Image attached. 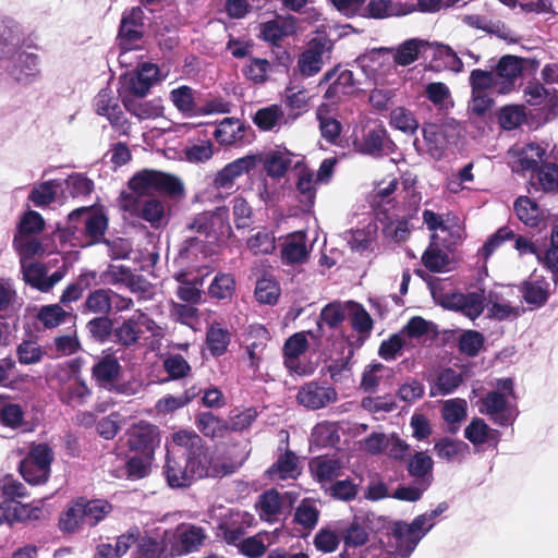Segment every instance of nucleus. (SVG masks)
Wrapping results in <instances>:
<instances>
[{
	"label": "nucleus",
	"instance_id": "f257e3e1",
	"mask_svg": "<svg viewBox=\"0 0 558 558\" xmlns=\"http://www.w3.org/2000/svg\"><path fill=\"white\" fill-rule=\"evenodd\" d=\"M131 193L122 196L121 208L131 217L142 219L158 229L168 222L167 206L154 197V191L169 195L183 192L182 182L174 175L155 170H144L129 181Z\"/></svg>",
	"mask_w": 558,
	"mask_h": 558
},
{
	"label": "nucleus",
	"instance_id": "f03ea898",
	"mask_svg": "<svg viewBox=\"0 0 558 558\" xmlns=\"http://www.w3.org/2000/svg\"><path fill=\"white\" fill-rule=\"evenodd\" d=\"M226 207H218L214 211H204L196 215L186 229L195 231L199 236H189L184 240L180 248L181 258L197 257L198 253H203L205 242L214 243L220 239L228 236L231 231L229 225V214Z\"/></svg>",
	"mask_w": 558,
	"mask_h": 558
},
{
	"label": "nucleus",
	"instance_id": "7ed1b4c3",
	"mask_svg": "<svg viewBox=\"0 0 558 558\" xmlns=\"http://www.w3.org/2000/svg\"><path fill=\"white\" fill-rule=\"evenodd\" d=\"M173 442L185 458L195 480L204 477H221L232 473L229 465L216 460L203 439L193 432L180 430L173 434Z\"/></svg>",
	"mask_w": 558,
	"mask_h": 558
},
{
	"label": "nucleus",
	"instance_id": "20e7f679",
	"mask_svg": "<svg viewBox=\"0 0 558 558\" xmlns=\"http://www.w3.org/2000/svg\"><path fill=\"white\" fill-rule=\"evenodd\" d=\"M513 387L511 378L498 379L497 390L488 392L481 399L480 412L486 414L499 426L512 425L518 416L515 407L509 401V398L514 396Z\"/></svg>",
	"mask_w": 558,
	"mask_h": 558
},
{
	"label": "nucleus",
	"instance_id": "39448f33",
	"mask_svg": "<svg viewBox=\"0 0 558 558\" xmlns=\"http://www.w3.org/2000/svg\"><path fill=\"white\" fill-rule=\"evenodd\" d=\"M26 495L25 486L13 475L0 476V510L5 521H26L39 518L40 509L24 505L15 498Z\"/></svg>",
	"mask_w": 558,
	"mask_h": 558
},
{
	"label": "nucleus",
	"instance_id": "423d86ee",
	"mask_svg": "<svg viewBox=\"0 0 558 558\" xmlns=\"http://www.w3.org/2000/svg\"><path fill=\"white\" fill-rule=\"evenodd\" d=\"M147 331L151 336L161 335V328L142 310H136L133 315L123 319L113 329L112 341L125 348L136 347Z\"/></svg>",
	"mask_w": 558,
	"mask_h": 558
},
{
	"label": "nucleus",
	"instance_id": "0eeeda50",
	"mask_svg": "<svg viewBox=\"0 0 558 558\" xmlns=\"http://www.w3.org/2000/svg\"><path fill=\"white\" fill-rule=\"evenodd\" d=\"M424 536L423 530L414 525V520L411 523L396 521L390 527L386 549L396 557L409 558Z\"/></svg>",
	"mask_w": 558,
	"mask_h": 558
},
{
	"label": "nucleus",
	"instance_id": "6e6552de",
	"mask_svg": "<svg viewBox=\"0 0 558 558\" xmlns=\"http://www.w3.org/2000/svg\"><path fill=\"white\" fill-rule=\"evenodd\" d=\"M489 78L488 87L492 93L507 95L514 90L517 81L522 74L520 59L514 56H504L490 71L482 70Z\"/></svg>",
	"mask_w": 558,
	"mask_h": 558
},
{
	"label": "nucleus",
	"instance_id": "1a4fd4ad",
	"mask_svg": "<svg viewBox=\"0 0 558 558\" xmlns=\"http://www.w3.org/2000/svg\"><path fill=\"white\" fill-rule=\"evenodd\" d=\"M53 452L46 444L34 445L20 464V473L32 485L45 483L50 474Z\"/></svg>",
	"mask_w": 558,
	"mask_h": 558
},
{
	"label": "nucleus",
	"instance_id": "9d476101",
	"mask_svg": "<svg viewBox=\"0 0 558 558\" xmlns=\"http://www.w3.org/2000/svg\"><path fill=\"white\" fill-rule=\"evenodd\" d=\"M333 43L326 35H318L310 40L306 49L299 56L298 69L303 76L316 75L326 59L330 58Z\"/></svg>",
	"mask_w": 558,
	"mask_h": 558
},
{
	"label": "nucleus",
	"instance_id": "9b49d317",
	"mask_svg": "<svg viewBox=\"0 0 558 558\" xmlns=\"http://www.w3.org/2000/svg\"><path fill=\"white\" fill-rule=\"evenodd\" d=\"M93 106L97 114L106 117L111 126L120 134L128 135L131 123L124 117L119 104V97L110 88H102L95 96Z\"/></svg>",
	"mask_w": 558,
	"mask_h": 558
},
{
	"label": "nucleus",
	"instance_id": "f8f14e48",
	"mask_svg": "<svg viewBox=\"0 0 558 558\" xmlns=\"http://www.w3.org/2000/svg\"><path fill=\"white\" fill-rule=\"evenodd\" d=\"M354 146L360 153L375 158L388 155L395 149V143L385 126L379 123L367 125L362 137L355 138Z\"/></svg>",
	"mask_w": 558,
	"mask_h": 558
},
{
	"label": "nucleus",
	"instance_id": "ddd939ff",
	"mask_svg": "<svg viewBox=\"0 0 558 558\" xmlns=\"http://www.w3.org/2000/svg\"><path fill=\"white\" fill-rule=\"evenodd\" d=\"M144 16L141 7H134L123 13L118 35L121 51H132L138 47L144 34Z\"/></svg>",
	"mask_w": 558,
	"mask_h": 558
},
{
	"label": "nucleus",
	"instance_id": "4468645a",
	"mask_svg": "<svg viewBox=\"0 0 558 558\" xmlns=\"http://www.w3.org/2000/svg\"><path fill=\"white\" fill-rule=\"evenodd\" d=\"M159 444V429L149 422L140 421L128 429V445L130 450L135 453L154 456Z\"/></svg>",
	"mask_w": 558,
	"mask_h": 558
},
{
	"label": "nucleus",
	"instance_id": "2eb2a0df",
	"mask_svg": "<svg viewBox=\"0 0 558 558\" xmlns=\"http://www.w3.org/2000/svg\"><path fill=\"white\" fill-rule=\"evenodd\" d=\"M469 83L471 86V100L468 110L476 117H484L494 106L490 88L488 87L489 78L481 72V69H474L470 73Z\"/></svg>",
	"mask_w": 558,
	"mask_h": 558
},
{
	"label": "nucleus",
	"instance_id": "dca6fc26",
	"mask_svg": "<svg viewBox=\"0 0 558 558\" xmlns=\"http://www.w3.org/2000/svg\"><path fill=\"white\" fill-rule=\"evenodd\" d=\"M338 393L325 383L308 381L300 387L296 401L310 410H319L337 401Z\"/></svg>",
	"mask_w": 558,
	"mask_h": 558
},
{
	"label": "nucleus",
	"instance_id": "f3484780",
	"mask_svg": "<svg viewBox=\"0 0 558 558\" xmlns=\"http://www.w3.org/2000/svg\"><path fill=\"white\" fill-rule=\"evenodd\" d=\"M257 165V158L254 155H247L226 165L217 172L213 180V186L216 190L231 192L234 189L235 180L241 175L248 173Z\"/></svg>",
	"mask_w": 558,
	"mask_h": 558
},
{
	"label": "nucleus",
	"instance_id": "a211bd4d",
	"mask_svg": "<svg viewBox=\"0 0 558 558\" xmlns=\"http://www.w3.org/2000/svg\"><path fill=\"white\" fill-rule=\"evenodd\" d=\"M422 131L427 150L435 159L444 156L449 144L453 143L457 136L456 130L445 124H426Z\"/></svg>",
	"mask_w": 558,
	"mask_h": 558
},
{
	"label": "nucleus",
	"instance_id": "6ab92c4d",
	"mask_svg": "<svg viewBox=\"0 0 558 558\" xmlns=\"http://www.w3.org/2000/svg\"><path fill=\"white\" fill-rule=\"evenodd\" d=\"M38 56L31 52H19L13 57L11 65L8 66L9 76L19 84L29 85L35 82L39 74Z\"/></svg>",
	"mask_w": 558,
	"mask_h": 558
},
{
	"label": "nucleus",
	"instance_id": "aec40b11",
	"mask_svg": "<svg viewBox=\"0 0 558 558\" xmlns=\"http://www.w3.org/2000/svg\"><path fill=\"white\" fill-rule=\"evenodd\" d=\"M485 298L483 293L470 292V293H453L448 295L444 302V306L448 310L462 313L464 316L474 320L484 311Z\"/></svg>",
	"mask_w": 558,
	"mask_h": 558
},
{
	"label": "nucleus",
	"instance_id": "412c9836",
	"mask_svg": "<svg viewBox=\"0 0 558 558\" xmlns=\"http://www.w3.org/2000/svg\"><path fill=\"white\" fill-rule=\"evenodd\" d=\"M82 219L84 231L90 238V243L99 242L108 228V219L100 211H93L88 207L74 209L69 214L70 222Z\"/></svg>",
	"mask_w": 558,
	"mask_h": 558
},
{
	"label": "nucleus",
	"instance_id": "4be33fe9",
	"mask_svg": "<svg viewBox=\"0 0 558 558\" xmlns=\"http://www.w3.org/2000/svg\"><path fill=\"white\" fill-rule=\"evenodd\" d=\"M168 536V541L171 542L174 538V543L171 545V556H182L198 549L205 539V534L202 527L195 525H189L182 529L178 535L165 532Z\"/></svg>",
	"mask_w": 558,
	"mask_h": 558
},
{
	"label": "nucleus",
	"instance_id": "5701e85b",
	"mask_svg": "<svg viewBox=\"0 0 558 558\" xmlns=\"http://www.w3.org/2000/svg\"><path fill=\"white\" fill-rule=\"evenodd\" d=\"M163 473L166 475L167 483L172 488H185L196 481L193 473L190 472V468L181 451L179 457L169 453L167 454Z\"/></svg>",
	"mask_w": 558,
	"mask_h": 558
},
{
	"label": "nucleus",
	"instance_id": "b1692460",
	"mask_svg": "<svg viewBox=\"0 0 558 558\" xmlns=\"http://www.w3.org/2000/svg\"><path fill=\"white\" fill-rule=\"evenodd\" d=\"M523 300L536 308L546 304L550 295V282L543 276L533 272L520 288Z\"/></svg>",
	"mask_w": 558,
	"mask_h": 558
},
{
	"label": "nucleus",
	"instance_id": "393cba45",
	"mask_svg": "<svg viewBox=\"0 0 558 558\" xmlns=\"http://www.w3.org/2000/svg\"><path fill=\"white\" fill-rule=\"evenodd\" d=\"M310 469L314 477L322 484L325 489L337 481L342 472V463L337 458L317 457L310 462Z\"/></svg>",
	"mask_w": 558,
	"mask_h": 558
},
{
	"label": "nucleus",
	"instance_id": "a878e982",
	"mask_svg": "<svg viewBox=\"0 0 558 558\" xmlns=\"http://www.w3.org/2000/svg\"><path fill=\"white\" fill-rule=\"evenodd\" d=\"M310 251L306 236L302 232L289 235L281 247V259L284 265H301L307 262Z\"/></svg>",
	"mask_w": 558,
	"mask_h": 558
},
{
	"label": "nucleus",
	"instance_id": "bb28decb",
	"mask_svg": "<svg viewBox=\"0 0 558 558\" xmlns=\"http://www.w3.org/2000/svg\"><path fill=\"white\" fill-rule=\"evenodd\" d=\"M125 109L140 121L154 120L163 116V106L160 98L144 100L143 98L123 97Z\"/></svg>",
	"mask_w": 558,
	"mask_h": 558
},
{
	"label": "nucleus",
	"instance_id": "cd10ccee",
	"mask_svg": "<svg viewBox=\"0 0 558 558\" xmlns=\"http://www.w3.org/2000/svg\"><path fill=\"white\" fill-rule=\"evenodd\" d=\"M253 521L254 517L247 512L231 511L229 518L221 524L227 543L235 544L240 541Z\"/></svg>",
	"mask_w": 558,
	"mask_h": 558
},
{
	"label": "nucleus",
	"instance_id": "c85d7f7f",
	"mask_svg": "<svg viewBox=\"0 0 558 558\" xmlns=\"http://www.w3.org/2000/svg\"><path fill=\"white\" fill-rule=\"evenodd\" d=\"M545 154L544 148L537 144H527L522 147L514 159L511 161V169L513 172H536L538 162Z\"/></svg>",
	"mask_w": 558,
	"mask_h": 558
},
{
	"label": "nucleus",
	"instance_id": "c756f323",
	"mask_svg": "<svg viewBox=\"0 0 558 558\" xmlns=\"http://www.w3.org/2000/svg\"><path fill=\"white\" fill-rule=\"evenodd\" d=\"M90 395V389L81 376L73 378L63 389H58L60 401L72 408L85 404Z\"/></svg>",
	"mask_w": 558,
	"mask_h": 558
},
{
	"label": "nucleus",
	"instance_id": "7c9ffc66",
	"mask_svg": "<svg viewBox=\"0 0 558 558\" xmlns=\"http://www.w3.org/2000/svg\"><path fill=\"white\" fill-rule=\"evenodd\" d=\"M244 124L234 118L223 119L215 129L214 136L221 145H233L243 141Z\"/></svg>",
	"mask_w": 558,
	"mask_h": 558
},
{
	"label": "nucleus",
	"instance_id": "2f4dec72",
	"mask_svg": "<svg viewBox=\"0 0 558 558\" xmlns=\"http://www.w3.org/2000/svg\"><path fill=\"white\" fill-rule=\"evenodd\" d=\"M170 100L185 117H197L198 102L196 100L195 90L192 87L181 85L172 89L170 92Z\"/></svg>",
	"mask_w": 558,
	"mask_h": 558
},
{
	"label": "nucleus",
	"instance_id": "473e14b6",
	"mask_svg": "<svg viewBox=\"0 0 558 558\" xmlns=\"http://www.w3.org/2000/svg\"><path fill=\"white\" fill-rule=\"evenodd\" d=\"M469 445L462 440L444 437L434 445L436 456L447 462L460 461L469 453Z\"/></svg>",
	"mask_w": 558,
	"mask_h": 558
},
{
	"label": "nucleus",
	"instance_id": "72a5a7b5",
	"mask_svg": "<svg viewBox=\"0 0 558 558\" xmlns=\"http://www.w3.org/2000/svg\"><path fill=\"white\" fill-rule=\"evenodd\" d=\"M307 348L308 341L304 333L298 332L288 338L283 345L286 367L299 373V357L305 353Z\"/></svg>",
	"mask_w": 558,
	"mask_h": 558
},
{
	"label": "nucleus",
	"instance_id": "f704fd0d",
	"mask_svg": "<svg viewBox=\"0 0 558 558\" xmlns=\"http://www.w3.org/2000/svg\"><path fill=\"white\" fill-rule=\"evenodd\" d=\"M533 186L545 193L558 192V165L546 162L532 174Z\"/></svg>",
	"mask_w": 558,
	"mask_h": 558
},
{
	"label": "nucleus",
	"instance_id": "c9c22d12",
	"mask_svg": "<svg viewBox=\"0 0 558 558\" xmlns=\"http://www.w3.org/2000/svg\"><path fill=\"white\" fill-rule=\"evenodd\" d=\"M258 513L262 520L275 522L282 509V498L275 489H269L259 496L257 502Z\"/></svg>",
	"mask_w": 558,
	"mask_h": 558
},
{
	"label": "nucleus",
	"instance_id": "e433bc0d",
	"mask_svg": "<svg viewBox=\"0 0 558 558\" xmlns=\"http://www.w3.org/2000/svg\"><path fill=\"white\" fill-rule=\"evenodd\" d=\"M463 381L461 373L445 368L436 377L430 387V397L447 396L452 393Z\"/></svg>",
	"mask_w": 558,
	"mask_h": 558
},
{
	"label": "nucleus",
	"instance_id": "4c0bfd02",
	"mask_svg": "<svg viewBox=\"0 0 558 558\" xmlns=\"http://www.w3.org/2000/svg\"><path fill=\"white\" fill-rule=\"evenodd\" d=\"M369 514L354 517L344 534L345 547H360L366 544L369 531L366 521H369Z\"/></svg>",
	"mask_w": 558,
	"mask_h": 558
},
{
	"label": "nucleus",
	"instance_id": "58836bf2",
	"mask_svg": "<svg viewBox=\"0 0 558 558\" xmlns=\"http://www.w3.org/2000/svg\"><path fill=\"white\" fill-rule=\"evenodd\" d=\"M61 183L57 180H49L35 184L28 195V199L36 207H46L56 201Z\"/></svg>",
	"mask_w": 558,
	"mask_h": 558
},
{
	"label": "nucleus",
	"instance_id": "ea45409f",
	"mask_svg": "<svg viewBox=\"0 0 558 558\" xmlns=\"http://www.w3.org/2000/svg\"><path fill=\"white\" fill-rule=\"evenodd\" d=\"M468 403L464 399L456 398L447 400L441 410L445 422L449 425V432L456 433L459 424L466 417Z\"/></svg>",
	"mask_w": 558,
	"mask_h": 558
},
{
	"label": "nucleus",
	"instance_id": "a19ab883",
	"mask_svg": "<svg viewBox=\"0 0 558 558\" xmlns=\"http://www.w3.org/2000/svg\"><path fill=\"white\" fill-rule=\"evenodd\" d=\"M84 511L78 499L71 504L59 519L60 530L65 533H74L86 526Z\"/></svg>",
	"mask_w": 558,
	"mask_h": 558
},
{
	"label": "nucleus",
	"instance_id": "79ce46f5",
	"mask_svg": "<svg viewBox=\"0 0 558 558\" xmlns=\"http://www.w3.org/2000/svg\"><path fill=\"white\" fill-rule=\"evenodd\" d=\"M112 290L111 289H97L87 295L84 302V311L108 315L112 308Z\"/></svg>",
	"mask_w": 558,
	"mask_h": 558
},
{
	"label": "nucleus",
	"instance_id": "37998d69",
	"mask_svg": "<svg viewBox=\"0 0 558 558\" xmlns=\"http://www.w3.org/2000/svg\"><path fill=\"white\" fill-rule=\"evenodd\" d=\"M167 539L166 535L161 539L151 536L142 537L137 544L138 558H162L170 555Z\"/></svg>",
	"mask_w": 558,
	"mask_h": 558
},
{
	"label": "nucleus",
	"instance_id": "c03bdc74",
	"mask_svg": "<svg viewBox=\"0 0 558 558\" xmlns=\"http://www.w3.org/2000/svg\"><path fill=\"white\" fill-rule=\"evenodd\" d=\"M348 320L351 327L362 337H368L373 329V319L367 311L359 303L350 301Z\"/></svg>",
	"mask_w": 558,
	"mask_h": 558
},
{
	"label": "nucleus",
	"instance_id": "a18cd8bd",
	"mask_svg": "<svg viewBox=\"0 0 558 558\" xmlns=\"http://www.w3.org/2000/svg\"><path fill=\"white\" fill-rule=\"evenodd\" d=\"M25 412L23 408L7 399L0 398V424L11 429L22 427Z\"/></svg>",
	"mask_w": 558,
	"mask_h": 558
},
{
	"label": "nucleus",
	"instance_id": "49530a36",
	"mask_svg": "<svg viewBox=\"0 0 558 558\" xmlns=\"http://www.w3.org/2000/svg\"><path fill=\"white\" fill-rule=\"evenodd\" d=\"M498 430L492 429L482 418H474L464 429V437L473 445H483L497 439Z\"/></svg>",
	"mask_w": 558,
	"mask_h": 558
},
{
	"label": "nucleus",
	"instance_id": "de8ad7c7",
	"mask_svg": "<svg viewBox=\"0 0 558 558\" xmlns=\"http://www.w3.org/2000/svg\"><path fill=\"white\" fill-rule=\"evenodd\" d=\"M207 348L213 356L222 355L230 343V333L220 324H214L206 333Z\"/></svg>",
	"mask_w": 558,
	"mask_h": 558
},
{
	"label": "nucleus",
	"instance_id": "09e8293b",
	"mask_svg": "<svg viewBox=\"0 0 558 558\" xmlns=\"http://www.w3.org/2000/svg\"><path fill=\"white\" fill-rule=\"evenodd\" d=\"M78 500L83 510H85L84 519L86 526L97 525L111 510V506L106 500H87L85 498H78Z\"/></svg>",
	"mask_w": 558,
	"mask_h": 558
},
{
	"label": "nucleus",
	"instance_id": "8fccbe9b",
	"mask_svg": "<svg viewBox=\"0 0 558 558\" xmlns=\"http://www.w3.org/2000/svg\"><path fill=\"white\" fill-rule=\"evenodd\" d=\"M389 123L392 128L408 135H413L420 126L414 114L404 107H397L391 110Z\"/></svg>",
	"mask_w": 558,
	"mask_h": 558
},
{
	"label": "nucleus",
	"instance_id": "3c124183",
	"mask_svg": "<svg viewBox=\"0 0 558 558\" xmlns=\"http://www.w3.org/2000/svg\"><path fill=\"white\" fill-rule=\"evenodd\" d=\"M350 301L332 302L327 304L320 313L319 319L330 328H337L348 320Z\"/></svg>",
	"mask_w": 558,
	"mask_h": 558
},
{
	"label": "nucleus",
	"instance_id": "603ef678",
	"mask_svg": "<svg viewBox=\"0 0 558 558\" xmlns=\"http://www.w3.org/2000/svg\"><path fill=\"white\" fill-rule=\"evenodd\" d=\"M514 211L518 218L526 226L536 227L541 220L538 205L527 196H521L514 202Z\"/></svg>",
	"mask_w": 558,
	"mask_h": 558
},
{
	"label": "nucleus",
	"instance_id": "864d4df0",
	"mask_svg": "<svg viewBox=\"0 0 558 558\" xmlns=\"http://www.w3.org/2000/svg\"><path fill=\"white\" fill-rule=\"evenodd\" d=\"M425 46V41L411 38L398 46L395 51L393 60L399 65H410L418 59L421 49Z\"/></svg>",
	"mask_w": 558,
	"mask_h": 558
},
{
	"label": "nucleus",
	"instance_id": "5fc2aeb1",
	"mask_svg": "<svg viewBox=\"0 0 558 558\" xmlns=\"http://www.w3.org/2000/svg\"><path fill=\"white\" fill-rule=\"evenodd\" d=\"M283 111L278 105H270L256 111L253 122L263 131H270L281 124Z\"/></svg>",
	"mask_w": 558,
	"mask_h": 558
},
{
	"label": "nucleus",
	"instance_id": "6e6d98bb",
	"mask_svg": "<svg viewBox=\"0 0 558 558\" xmlns=\"http://www.w3.org/2000/svg\"><path fill=\"white\" fill-rule=\"evenodd\" d=\"M537 260L553 274L555 283L558 282V226L554 227L550 234V246L545 252L537 254Z\"/></svg>",
	"mask_w": 558,
	"mask_h": 558
},
{
	"label": "nucleus",
	"instance_id": "4d7b16f0",
	"mask_svg": "<svg viewBox=\"0 0 558 558\" xmlns=\"http://www.w3.org/2000/svg\"><path fill=\"white\" fill-rule=\"evenodd\" d=\"M121 365L113 356H105L93 366V376L100 384L113 381L120 373Z\"/></svg>",
	"mask_w": 558,
	"mask_h": 558
},
{
	"label": "nucleus",
	"instance_id": "13d9d810",
	"mask_svg": "<svg viewBox=\"0 0 558 558\" xmlns=\"http://www.w3.org/2000/svg\"><path fill=\"white\" fill-rule=\"evenodd\" d=\"M235 291V280L230 274H217L211 281L208 293L210 298L217 300L231 299Z\"/></svg>",
	"mask_w": 558,
	"mask_h": 558
},
{
	"label": "nucleus",
	"instance_id": "bf43d9fd",
	"mask_svg": "<svg viewBox=\"0 0 558 558\" xmlns=\"http://www.w3.org/2000/svg\"><path fill=\"white\" fill-rule=\"evenodd\" d=\"M270 544V535L265 533H258L254 536L247 537L240 542V551L248 558L262 557L267 546Z\"/></svg>",
	"mask_w": 558,
	"mask_h": 558
},
{
	"label": "nucleus",
	"instance_id": "052dcab7",
	"mask_svg": "<svg viewBox=\"0 0 558 558\" xmlns=\"http://www.w3.org/2000/svg\"><path fill=\"white\" fill-rule=\"evenodd\" d=\"M319 518V510L316 502L304 499L296 507L294 512V521L305 530H312L316 526Z\"/></svg>",
	"mask_w": 558,
	"mask_h": 558
},
{
	"label": "nucleus",
	"instance_id": "680f3d73",
	"mask_svg": "<svg viewBox=\"0 0 558 558\" xmlns=\"http://www.w3.org/2000/svg\"><path fill=\"white\" fill-rule=\"evenodd\" d=\"M430 486L429 478L415 480L411 485L399 486L391 497L402 501L415 502L422 498V495Z\"/></svg>",
	"mask_w": 558,
	"mask_h": 558
},
{
	"label": "nucleus",
	"instance_id": "e2e57ef3",
	"mask_svg": "<svg viewBox=\"0 0 558 558\" xmlns=\"http://www.w3.org/2000/svg\"><path fill=\"white\" fill-rule=\"evenodd\" d=\"M197 428L207 437H222L228 425L211 412H204L197 416Z\"/></svg>",
	"mask_w": 558,
	"mask_h": 558
},
{
	"label": "nucleus",
	"instance_id": "0e129e2a",
	"mask_svg": "<svg viewBox=\"0 0 558 558\" xmlns=\"http://www.w3.org/2000/svg\"><path fill=\"white\" fill-rule=\"evenodd\" d=\"M270 71L271 64L262 58H251L243 68L244 76L255 84L265 83Z\"/></svg>",
	"mask_w": 558,
	"mask_h": 558
},
{
	"label": "nucleus",
	"instance_id": "69168bd1",
	"mask_svg": "<svg viewBox=\"0 0 558 558\" xmlns=\"http://www.w3.org/2000/svg\"><path fill=\"white\" fill-rule=\"evenodd\" d=\"M433 459L423 451L416 452L408 462V472L415 480L429 478L432 481Z\"/></svg>",
	"mask_w": 558,
	"mask_h": 558
},
{
	"label": "nucleus",
	"instance_id": "338daca9",
	"mask_svg": "<svg viewBox=\"0 0 558 558\" xmlns=\"http://www.w3.org/2000/svg\"><path fill=\"white\" fill-rule=\"evenodd\" d=\"M280 294L277 282L271 278L263 277L256 282L255 298L259 303L272 305Z\"/></svg>",
	"mask_w": 558,
	"mask_h": 558
},
{
	"label": "nucleus",
	"instance_id": "774afa93",
	"mask_svg": "<svg viewBox=\"0 0 558 558\" xmlns=\"http://www.w3.org/2000/svg\"><path fill=\"white\" fill-rule=\"evenodd\" d=\"M86 328L90 336L100 342L107 341L110 337L113 338V322L107 315L90 319Z\"/></svg>",
	"mask_w": 558,
	"mask_h": 558
}]
</instances>
